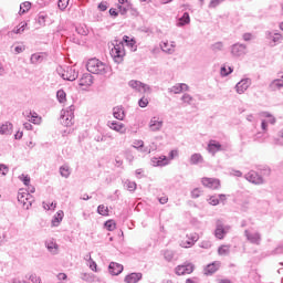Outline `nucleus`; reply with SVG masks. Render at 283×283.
<instances>
[{"label": "nucleus", "instance_id": "nucleus-3", "mask_svg": "<svg viewBox=\"0 0 283 283\" xmlns=\"http://www.w3.org/2000/svg\"><path fill=\"white\" fill-rule=\"evenodd\" d=\"M74 105H71L65 111H62L61 120L64 127H72L74 125Z\"/></svg>", "mask_w": 283, "mask_h": 283}, {"label": "nucleus", "instance_id": "nucleus-6", "mask_svg": "<svg viewBox=\"0 0 283 283\" xmlns=\"http://www.w3.org/2000/svg\"><path fill=\"white\" fill-rule=\"evenodd\" d=\"M18 202L22 205L23 209H30V207H32V202H34V199L30 192H19Z\"/></svg>", "mask_w": 283, "mask_h": 283}, {"label": "nucleus", "instance_id": "nucleus-62", "mask_svg": "<svg viewBox=\"0 0 283 283\" xmlns=\"http://www.w3.org/2000/svg\"><path fill=\"white\" fill-rule=\"evenodd\" d=\"M261 171H263V176H271V168L264 166Z\"/></svg>", "mask_w": 283, "mask_h": 283}, {"label": "nucleus", "instance_id": "nucleus-1", "mask_svg": "<svg viewBox=\"0 0 283 283\" xmlns=\"http://www.w3.org/2000/svg\"><path fill=\"white\" fill-rule=\"evenodd\" d=\"M86 70L91 74H107V65L101 62L98 59L94 57L87 61Z\"/></svg>", "mask_w": 283, "mask_h": 283}, {"label": "nucleus", "instance_id": "nucleus-4", "mask_svg": "<svg viewBox=\"0 0 283 283\" xmlns=\"http://www.w3.org/2000/svg\"><path fill=\"white\" fill-rule=\"evenodd\" d=\"M230 54L233 59H240L241 56H247L248 46L244 43L237 42L230 46Z\"/></svg>", "mask_w": 283, "mask_h": 283}, {"label": "nucleus", "instance_id": "nucleus-5", "mask_svg": "<svg viewBox=\"0 0 283 283\" xmlns=\"http://www.w3.org/2000/svg\"><path fill=\"white\" fill-rule=\"evenodd\" d=\"M229 229H231L230 226H224L221 220H217L214 237L218 240H224V235H227V233L229 232Z\"/></svg>", "mask_w": 283, "mask_h": 283}, {"label": "nucleus", "instance_id": "nucleus-31", "mask_svg": "<svg viewBox=\"0 0 283 283\" xmlns=\"http://www.w3.org/2000/svg\"><path fill=\"white\" fill-rule=\"evenodd\" d=\"M200 163H205V158H202V155L195 153L190 157V165H200Z\"/></svg>", "mask_w": 283, "mask_h": 283}, {"label": "nucleus", "instance_id": "nucleus-24", "mask_svg": "<svg viewBox=\"0 0 283 283\" xmlns=\"http://www.w3.org/2000/svg\"><path fill=\"white\" fill-rule=\"evenodd\" d=\"M187 239H188V241L186 242L187 245H185L186 249L189 247H193V244H196V242L200 240V237L198 235V233L192 232L190 234H187Z\"/></svg>", "mask_w": 283, "mask_h": 283}, {"label": "nucleus", "instance_id": "nucleus-44", "mask_svg": "<svg viewBox=\"0 0 283 283\" xmlns=\"http://www.w3.org/2000/svg\"><path fill=\"white\" fill-rule=\"evenodd\" d=\"M218 253H219V255H229L230 250H229L228 245H221L218 249Z\"/></svg>", "mask_w": 283, "mask_h": 283}, {"label": "nucleus", "instance_id": "nucleus-61", "mask_svg": "<svg viewBox=\"0 0 283 283\" xmlns=\"http://www.w3.org/2000/svg\"><path fill=\"white\" fill-rule=\"evenodd\" d=\"M200 247L201 249H211V241H202Z\"/></svg>", "mask_w": 283, "mask_h": 283}, {"label": "nucleus", "instance_id": "nucleus-36", "mask_svg": "<svg viewBox=\"0 0 283 283\" xmlns=\"http://www.w3.org/2000/svg\"><path fill=\"white\" fill-rule=\"evenodd\" d=\"M160 48L163 52H166V54H174V52H176L174 48H170L169 42L161 43Z\"/></svg>", "mask_w": 283, "mask_h": 283}, {"label": "nucleus", "instance_id": "nucleus-12", "mask_svg": "<svg viewBox=\"0 0 283 283\" xmlns=\"http://www.w3.org/2000/svg\"><path fill=\"white\" fill-rule=\"evenodd\" d=\"M244 235L251 244H260L262 242V234L260 232L251 233L249 230H244Z\"/></svg>", "mask_w": 283, "mask_h": 283}, {"label": "nucleus", "instance_id": "nucleus-51", "mask_svg": "<svg viewBox=\"0 0 283 283\" xmlns=\"http://www.w3.org/2000/svg\"><path fill=\"white\" fill-rule=\"evenodd\" d=\"M67 3H70V0H59L57 6L60 10H65L67 8Z\"/></svg>", "mask_w": 283, "mask_h": 283}, {"label": "nucleus", "instance_id": "nucleus-43", "mask_svg": "<svg viewBox=\"0 0 283 283\" xmlns=\"http://www.w3.org/2000/svg\"><path fill=\"white\" fill-rule=\"evenodd\" d=\"M124 187H126L127 191H136V182L135 181H125Z\"/></svg>", "mask_w": 283, "mask_h": 283}, {"label": "nucleus", "instance_id": "nucleus-2", "mask_svg": "<svg viewBox=\"0 0 283 283\" xmlns=\"http://www.w3.org/2000/svg\"><path fill=\"white\" fill-rule=\"evenodd\" d=\"M111 56L116 63H123L125 59V43L116 41L111 50Z\"/></svg>", "mask_w": 283, "mask_h": 283}, {"label": "nucleus", "instance_id": "nucleus-60", "mask_svg": "<svg viewBox=\"0 0 283 283\" xmlns=\"http://www.w3.org/2000/svg\"><path fill=\"white\" fill-rule=\"evenodd\" d=\"M242 39H243V41H253V34L252 33H243Z\"/></svg>", "mask_w": 283, "mask_h": 283}, {"label": "nucleus", "instance_id": "nucleus-10", "mask_svg": "<svg viewBox=\"0 0 283 283\" xmlns=\"http://www.w3.org/2000/svg\"><path fill=\"white\" fill-rule=\"evenodd\" d=\"M61 76L63 81H76L78 78V72H76V69L67 66Z\"/></svg>", "mask_w": 283, "mask_h": 283}, {"label": "nucleus", "instance_id": "nucleus-50", "mask_svg": "<svg viewBox=\"0 0 283 283\" xmlns=\"http://www.w3.org/2000/svg\"><path fill=\"white\" fill-rule=\"evenodd\" d=\"M8 171H10V169L6 164H0V176H8Z\"/></svg>", "mask_w": 283, "mask_h": 283}, {"label": "nucleus", "instance_id": "nucleus-56", "mask_svg": "<svg viewBox=\"0 0 283 283\" xmlns=\"http://www.w3.org/2000/svg\"><path fill=\"white\" fill-rule=\"evenodd\" d=\"M29 280L32 282V283H41V277L36 276V274H31L29 276Z\"/></svg>", "mask_w": 283, "mask_h": 283}, {"label": "nucleus", "instance_id": "nucleus-40", "mask_svg": "<svg viewBox=\"0 0 283 283\" xmlns=\"http://www.w3.org/2000/svg\"><path fill=\"white\" fill-rule=\"evenodd\" d=\"M97 213H99V216H109V208L105 207V205H99L97 207Z\"/></svg>", "mask_w": 283, "mask_h": 283}, {"label": "nucleus", "instance_id": "nucleus-52", "mask_svg": "<svg viewBox=\"0 0 283 283\" xmlns=\"http://www.w3.org/2000/svg\"><path fill=\"white\" fill-rule=\"evenodd\" d=\"M209 205H212V207H217V205H220V199L216 196H212L209 198Z\"/></svg>", "mask_w": 283, "mask_h": 283}, {"label": "nucleus", "instance_id": "nucleus-29", "mask_svg": "<svg viewBox=\"0 0 283 283\" xmlns=\"http://www.w3.org/2000/svg\"><path fill=\"white\" fill-rule=\"evenodd\" d=\"M187 90H189V85L181 83L172 86V88H170V92H174V94H180V92H187Z\"/></svg>", "mask_w": 283, "mask_h": 283}, {"label": "nucleus", "instance_id": "nucleus-8", "mask_svg": "<svg viewBox=\"0 0 283 283\" xmlns=\"http://www.w3.org/2000/svg\"><path fill=\"white\" fill-rule=\"evenodd\" d=\"M196 266L193 263H185L182 265H178L176 268V274L177 275H190V273H193V270Z\"/></svg>", "mask_w": 283, "mask_h": 283}, {"label": "nucleus", "instance_id": "nucleus-48", "mask_svg": "<svg viewBox=\"0 0 283 283\" xmlns=\"http://www.w3.org/2000/svg\"><path fill=\"white\" fill-rule=\"evenodd\" d=\"M45 19H48V15L40 13L36 19L39 25H45Z\"/></svg>", "mask_w": 283, "mask_h": 283}, {"label": "nucleus", "instance_id": "nucleus-59", "mask_svg": "<svg viewBox=\"0 0 283 283\" xmlns=\"http://www.w3.org/2000/svg\"><path fill=\"white\" fill-rule=\"evenodd\" d=\"M118 10H119V13L125 17V14H127V11L129 10V8L127 7H123L122 4L118 6Z\"/></svg>", "mask_w": 283, "mask_h": 283}, {"label": "nucleus", "instance_id": "nucleus-63", "mask_svg": "<svg viewBox=\"0 0 283 283\" xmlns=\"http://www.w3.org/2000/svg\"><path fill=\"white\" fill-rule=\"evenodd\" d=\"M97 8L101 12H105L107 10V2H101Z\"/></svg>", "mask_w": 283, "mask_h": 283}, {"label": "nucleus", "instance_id": "nucleus-7", "mask_svg": "<svg viewBox=\"0 0 283 283\" xmlns=\"http://www.w3.org/2000/svg\"><path fill=\"white\" fill-rule=\"evenodd\" d=\"M265 38L270 41L271 48H275L279 43H282L283 36L281 33L266 31Z\"/></svg>", "mask_w": 283, "mask_h": 283}, {"label": "nucleus", "instance_id": "nucleus-57", "mask_svg": "<svg viewBox=\"0 0 283 283\" xmlns=\"http://www.w3.org/2000/svg\"><path fill=\"white\" fill-rule=\"evenodd\" d=\"M140 90H143L144 93H147V92H148L149 94H151V86H150V85H147V84H145V83H142Z\"/></svg>", "mask_w": 283, "mask_h": 283}, {"label": "nucleus", "instance_id": "nucleus-41", "mask_svg": "<svg viewBox=\"0 0 283 283\" xmlns=\"http://www.w3.org/2000/svg\"><path fill=\"white\" fill-rule=\"evenodd\" d=\"M104 227L107 231H114V229H116V222L114 220H107L105 221Z\"/></svg>", "mask_w": 283, "mask_h": 283}, {"label": "nucleus", "instance_id": "nucleus-49", "mask_svg": "<svg viewBox=\"0 0 283 283\" xmlns=\"http://www.w3.org/2000/svg\"><path fill=\"white\" fill-rule=\"evenodd\" d=\"M138 105L139 107H147V105H149V99L145 96H143L139 101H138Z\"/></svg>", "mask_w": 283, "mask_h": 283}, {"label": "nucleus", "instance_id": "nucleus-58", "mask_svg": "<svg viewBox=\"0 0 283 283\" xmlns=\"http://www.w3.org/2000/svg\"><path fill=\"white\" fill-rule=\"evenodd\" d=\"M224 0H211L209 8H218L219 3H222Z\"/></svg>", "mask_w": 283, "mask_h": 283}, {"label": "nucleus", "instance_id": "nucleus-35", "mask_svg": "<svg viewBox=\"0 0 283 283\" xmlns=\"http://www.w3.org/2000/svg\"><path fill=\"white\" fill-rule=\"evenodd\" d=\"M210 50H212L214 53L222 52V50H224V43L216 42L210 45Z\"/></svg>", "mask_w": 283, "mask_h": 283}, {"label": "nucleus", "instance_id": "nucleus-16", "mask_svg": "<svg viewBox=\"0 0 283 283\" xmlns=\"http://www.w3.org/2000/svg\"><path fill=\"white\" fill-rule=\"evenodd\" d=\"M143 280V273L140 272H133L130 274H127L124 279V282L126 283H138Z\"/></svg>", "mask_w": 283, "mask_h": 283}, {"label": "nucleus", "instance_id": "nucleus-54", "mask_svg": "<svg viewBox=\"0 0 283 283\" xmlns=\"http://www.w3.org/2000/svg\"><path fill=\"white\" fill-rule=\"evenodd\" d=\"M77 34H81V36H87V30H85V28L83 27H77L75 28Z\"/></svg>", "mask_w": 283, "mask_h": 283}, {"label": "nucleus", "instance_id": "nucleus-39", "mask_svg": "<svg viewBox=\"0 0 283 283\" xmlns=\"http://www.w3.org/2000/svg\"><path fill=\"white\" fill-rule=\"evenodd\" d=\"M60 175L62 178H70V167L69 166H61L60 167Z\"/></svg>", "mask_w": 283, "mask_h": 283}, {"label": "nucleus", "instance_id": "nucleus-23", "mask_svg": "<svg viewBox=\"0 0 283 283\" xmlns=\"http://www.w3.org/2000/svg\"><path fill=\"white\" fill-rule=\"evenodd\" d=\"M113 116L117 120H124L125 119V111L123 109V106H116L113 108Z\"/></svg>", "mask_w": 283, "mask_h": 283}, {"label": "nucleus", "instance_id": "nucleus-9", "mask_svg": "<svg viewBox=\"0 0 283 283\" xmlns=\"http://www.w3.org/2000/svg\"><path fill=\"white\" fill-rule=\"evenodd\" d=\"M245 179L252 185H264V178L256 171L251 170L245 175Z\"/></svg>", "mask_w": 283, "mask_h": 283}, {"label": "nucleus", "instance_id": "nucleus-19", "mask_svg": "<svg viewBox=\"0 0 283 283\" xmlns=\"http://www.w3.org/2000/svg\"><path fill=\"white\" fill-rule=\"evenodd\" d=\"M45 248L53 255H56V253H59V244L56 243V241H54V239L46 240L45 241Z\"/></svg>", "mask_w": 283, "mask_h": 283}, {"label": "nucleus", "instance_id": "nucleus-18", "mask_svg": "<svg viewBox=\"0 0 283 283\" xmlns=\"http://www.w3.org/2000/svg\"><path fill=\"white\" fill-rule=\"evenodd\" d=\"M93 83H94V80L92 78V74L90 73H84L80 78L81 87H90V85H93Z\"/></svg>", "mask_w": 283, "mask_h": 283}, {"label": "nucleus", "instance_id": "nucleus-47", "mask_svg": "<svg viewBox=\"0 0 283 283\" xmlns=\"http://www.w3.org/2000/svg\"><path fill=\"white\" fill-rule=\"evenodd\" d=\"M19 178L25 187H30V176L22 174Z\"/></svg>", "mask_w": 283, "mask_h": 283}, {"label": "nucleus", "instance_id": "nucleus-30", "mask_svg": "<svg viewBox=\"0 0 283 283\" xmlns=\"http://www.w3.org/2000/svg\"><path fill=\"white\" fill-rule=\"evenodd\" d=\"M0 134L2 135H10L12 134V123L7 122L0 126Z\"/></svg>", "mask_w": 283, "mask_h": 283}, {"label": "nucleus", "instance_id": "nucleus-25", "mask_svg": "<svg viewBox=\"0 0 283 283\" xmlns=\"http://www.w3.org/2000/svg\"><path fill=\"white\" fill-rule=\"evenodd\" d=\"M64 216L65 213L63 212V210H59L52 219V227H59L61 222H63Z\"/></svg>", "mask_w": 283, "mask_h": 283}, {"label": "nucleus", "instance_id": "nucleus-22", "mask_svg": "<svg viewBox=\"0 0 283 283\" xmlns=\"http://www.w3.org/2000/svg\"><path fill=\"white\" fill-rule=\"evenodd\" d=\"M108 127L114 132H118L119 134H125V132H127V128H125V124L120 122H112L108 124Z\"/></svg>", "mask_w": 283, "mask_h": 283}, {"label": "nucleus", "instance_id": "nucleus-42", "mask_svg": "<svg viewBox=\"0 0 283 283\" xmlns=\"http://www.w3.org/2000/svg\"><path fill=\"white\" fill-rule=\"evenodd\" d=\"M43 62V55L34 53L31 55V63H41Z\"/></svg>", "mask_w": 283, "mask_h": 283}, {"label": "nucleus", "instance_id": "nucleus-27", "mask_svg": "<svg viewBox=\"0 0 283 283\" xmlns=\"http://www.w3.org/2000/svg\"><path fill=\"white\" fill-rule=\"evenodd\" d=\"M191 23V18L189 17V12H185L181 18H179L177 25L178 28H182L185 25H189Z\"/></svg>", "mask_w": 283, "mask_h": 283}, {"label": "nucleus", "instance_id": "nucleus-21", "mask_svg": "<svg viewBox=\"0 0 283 283\" xmlns=\"http://www.w3.org/2000/svg\"><path fill=\"white\" fill-rule=\"evenodd\" d=\"M149 129L150 132H160V129H163V120L153 117L149 122Z\"/></svg>", "mask_w": 283, "mask_h": 283}, {"label": "nucleus", "instance_id": "nucleus-14", "mask_svg": "<svg viewBox=\"0 0 283 283\" xmlns=\"http://www.w3.org/2000/svg\"><path fill=\"white\" fill-rule=\"evenodd\" d=\"M208 151H209V154H212V156H216V154H218V151H222V144H220V142H218V140L211 139L208 143Z\"/></svg>", "mask_w": 283, "mask_h": 283}, {"label": "nucleus", "instance_id": "nucleus-38", "mask_svg": "<svg viewBox=\"0 0 283 283\" xmlns=\"http://www.w3.org/2000/svg\"><path fill=\"white\" fill-rule=\"evenodd\" d=\"M30 8H32V3L28 2V1L21 3L19 14H25V12H28L30 10Z\"/></svg>", "mask_w": 283, "mask_h": 283}, {"label": "nucleus", "instance_id": "nucleus-32", "mask_svg": "<svg viewBox=\"0 0 283 283\" xmlns=\"http://www.w3.org/2000/svg\"><path fill=\"white\" fill-rule=\"evenodd\" d=\"M128 87H132V90H135L136 92H140V88L143 87V82L138 80H130L128 82Z\"/></svg>", "mask_w": 283, "mask_h": 283}, {"label": "nucleus", "instance_id": "nucleus-11", "mask_svg": "<svg viewBox=\"0 0 283 283\" xmlns=\"http://www.w3.org/2000/svg\"><path fill=\"white\" fill-rule=\"evenodd\" d=\"M249 87H251V78L247 77L241 80L235 85L237 94H244Z\"/></svg>", "mask_w": 283, "mask_h": 283}, {"label": "nucleus", "instance_id": "nucleus-20", "mask_svg": "<svg viewBox=\"0 0 283 283\" xmlns=\"http://www.w3.org/2000/svg\"><path fill=\"white\" fill-rule=\"evenodd\" d=\"M151 163L154 167H165L169 165V159H167V156L154 157Z\"/></svg>", "mask_w": 283, "mask_h": 283}, {"label": "nucleus", "instance_id": "nucleus-13", "mask_svg": "<svg viewBox=\"0 0 283 283\" xmlns=\"http://www.w3.org/2000/svg\"><path fill=\"white\" fill-rule=\"evenodd\" d=\"M203 187H208V189H220V181L216 178H202L201 180Z\"/></svg>", "mask_w": 283, "mask_h": 283}, {"label": "nucleus", "instance_id": "nucleus-34", "mask_svg": "<svg viewBox=\"0 0 283 283\" xmlns=\"http://www.w3.org/2000/svg\"><path fill=\"white\" fill-rule=\"evenodd\" d=\"M107 138H111V140L113 139L112 135L109 134H98L94 136V140L96 143H106Z\"/></svg>", "mask_w": 283, "mask_h": 283}, {"label": "nucleus", "instance_id": "nucleus-46", "mask_svg": "<svg viewBox=\"0 0 283 283\" xmlns=\"http://www.w3.org/2000/svg\"><path fill=\"white\" fill-rule=\"evenodd\" d=\"M229 71H227V66L221 67V76H229V74L233 73V67L229 66Z\"/></svg>", "mask_w": 283, "mask_h": 283}, {"label": "nucleus", "instance_id": "nucleus-55", "mask_svg": "<svg viewBox=\"0 0 283 283\" xmlns=\"http://www.w3.org/2000/svg\"><path fill=\"white\" fill-rule=\"evenodd\" d=\"M281 253H283V245H279L276 249H274L271 252V255H280Z\"/></svg>", "mask_w": 283, "mask_h": 283}, {"label": "nucleus", "instance_id": "nucleus-26", "mask_svg": "<svg viewBox=\"0 0 283 283\" xmlns=\"http://www.w3.org/2000/svg\"><path fill=\"white\" fill-rule=\"evenodd\" d=\"M282 87H283V80H280V78L273 80L269 84L270 92H276V90H282Z\"/></svg>", "mask_w": 283, "mask_h": 283}, {"label": "nucleus", "instance_id": "nucleus-37", "mask_svg": "<svg viewBox=\"0 0 283 283\" xmlns=\"http://www.w3.org/2000/svg\"><path fill=\"white\" fill-rule=\"evenodd\" d=\"M56 98L59 103H65V101H67V94L65 93V91L59 90L56 92Z\"/></svg>", "mask_w": 283, "mask_h": 283}, {"label": "nucleus", "instance_id": "nucleus-45", "mask_svg": "<svg viewBox=\"0 0 283 283\" xmlns=\"http://www.w3.org/2000/svg\"><path fill=\"white\" fill-rule=\"evenodd\" d=\"M25 28H28V23H21L20 28L14 29L13 32L14 34H23V32H25Z\"/></svg>", "mask_w": 283, "mask_h": 283}, {"label": "nucleus", "instance_id": "nucleus-28", "mask_svg": "<svg viewBox=\"0 0 283 283\" xmlns=\"http://www.w3.org/2000/svg\"><path fill=\"white\" fill-rule=\"evenodd\" d=\"M161 255L166 262H174V258H176V252L172 250H161Z\"/></svg>", "mask_w": 283, "mask_h": 283}, {"label": "nucleus", "instance_id": "nucleus-15", "mask_svg": "<svg viewBox=\"0 0 283 283\" xmlns=\"http://www.w3.org/2000/svg\"><path fill=\"white\" fill-rule=\"evenodd\" d=\"M220 261H214L212 263H209L205 268V275H213V273H217L220 270Z\"/></svg>", "mask_w": 283, "mask_h": 283}, {"label": "nucleus", "instance_id": "nucleus-17", "mask_svg": "<svg viewBox=\"0 0 283 283\" xmlns=\"http://www.w3.org/2000/svg\"><path fill=\"white\" fill-rule=\"evenodd\" d=\"M124 270L123 264L111 262L108 265V271L111 275H120L122 271Z\"/></svg>", "mask_w": 283, "mask_h": 283}, {"label": "nucleus", "instance_id": "nucleus-64", "mask_svg": "<svg viewBox=\"0 0 283 283\" xmlns=\"http://www.w3.org/2000/svg\"><path fill=\"white\" fill-rule=\"evenodd\" d=\"M192 198H200V189L196 188L191 191Z\"/></svg>", "mask_w": 283, "mask_h": 283}, {"label": "nucleus", "instance_id": "nucleus-53", "mask_svg": "<svg viewBox=\"0 0 283 283\" xmlns=\"http://www.w3.org/2000/svg\"><path fill=\"white\" fill-rule=\"evenodd\" d=\"M181 101H184V103H187L188 105H191V101H193V97H191V95L189 94H184Z\"/></svg>", "mask_w": 283, "mask_h": 283}, {"label": "nucleus", "instance_id": "nucleus-33", "mask_svg": "<svg viewBox=\"0 0 283 283\" xmlns=\"http://www.w3.org/2000/svg\"><path fill=\"white\" fill-rule=\"evenodd\" d=\"M125 43L128 48H135L136 46V40L134 38H129L128 35H124L123 36V42ZM134 51L136 52V48L134 49Z\"/></svg>", "mask_w": 283, "mask_h": 283}]
</instances>
